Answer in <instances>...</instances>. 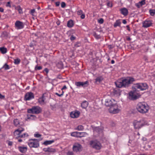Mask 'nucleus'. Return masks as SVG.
Masks as SVG:
<instances>
[{"mask_svg":"<svg viewBox=\"0 0 155 155\" xmlns=\"http://www.w3.org/2000/svg\"><path fill=\"white\" fill-rule=\"evenodd\" d=\"M134 81L135 79L134 78L128 77L118 79L115 82V84L118 88L127 87Z\"/></svg>","mask_w":155,"mask_h":155,"instance_id":"f257e3e1","label":"nucleus"},{"mask_svg":"<svg viewBox=\"0 0 155 155\" xmlns=\"http://www.w3.org/2000/svg\"><path fill=\"white\" fill-rule=\"evenodd\" d=\"M138 111L142 114L147 112L149 107L148 105L144 102H140L138 104L137 106Z\"/></svg>","mask_w":155,"mask_h":155,"instance_id":"f03ea898","label":"nucleus"},{"mask_svg":"<svg viewBox=\"0 0 155 155\" xmlns=\"http://www.w3.org/2000/svg\"><path fill=\"white\" fill-rule=\"evenodd\" d=\"M148 88V86L146 83H138L135 84L133 88L135 91H144Z\"/></svg>","mask_w":155,"mask_h":155,"instance_id":"7ed1b4c3","label":"nucleus"},{"mask_svg":"<svg viewBox=\"0 0 155 155\" xmlns=\"http://www.w3.org/2000/svg\"><path fill=\"white\" fill-rule=\"evenodd\" d=\"M42 111L41 108L38 106H33L31 108L28 110V112L29 113L38 114Z\"/></svg>","mask_w":155,"mask_h":155,"instance_id":"20e7f679","label":"nucleus"},{"mask_svg":"<svg viewBox=\"0 0 155 155\" xmlns=\"http://www.w3.org/2000/svg\"><path fill=\"white\" fill-rule=\"evenodd\" d=\"M39 141L37 139H31L28 142V144L30 147L37 148L39 146Z\"/></svg>","mask_w":155,"mask_h":155,"instance_id":"39448f33","label":"nucleus"},{"mask_svg":"<svg viewBox=\"0 0 155 155\" xmlns=\"http://www.w3.org/2000/svg\"><path fill=\"white\" fill-rule=\"evenodd\" d=\"M91 147L96 150H100L101 147L100 143L96 140H92L90 142Z\"/></svg>","mask_w":155,"mask_h":155,"instance_id":"423d86ee","label":"nucleus"},{"mask_svg":"<svg viewBox=\"0 0 155 155\" xmlns=\"http://www.w3.org/2000/svg\"><path fill=\"white\" fill-rule=\"evenodd\" d=\"M133 125L135 129H139L144 125L143 120L142 119L139 121L135 120L133 122Z\"/></svg>","mask_w":155,"mask_h":155,"instance_id":"0eeeda50","label":"nucleus"},{"mask_svg":"<svg viewBox=\"0 0 155 155\" xmlns=\"http://www.w3.org/2000/svg\"><path fill=\"white\" fill-rule=\"evenodd\" d=\"M120 110L117 104V103H115V104H114L112 106H111L109 109V112L110 113L114 114L119 113Z\"/></svg>","mask_w":155,"mask_h":155,"instance_id":"6e6552de","label":"nucleus"},{"mask_svg":"<svg viewBox=\"0 0 155 155\" xmlns=\"http://www.w3.org/2000/svg\"><path fill=\"white\" fill-rule=\"evenodd\" d=\"M75 84L77 86L78 88H79L81 87L85 88L89 85V82L87 81L85 82H76Z\"/></svg>","mask_w":155,"mask_h":155,"instance_id":"1a4fd4ad","label":"nucleus"},{"mask_svg":"<svg viewBox=\"0 0 155 155\" xmlns=\"http://www.w3.org/2000/svg\"><path fill=\"white\" fill-rule=\"evenodd\" d=\"M25 26V23L20 21H17L15 23V27L16 29L18 30L23 29Z\"/></svg>","mask_w":155,"mask_h":155,"instance_id":"9d476101","label":"nucleus"},{"mask_svg":"<svg viewBox=\"0 0 155 155\" xmlns=\"http://www.w3.org/2000/svg\"><path fill=\"white\" fill-rule=\"evenodd\" d=\"M133 91H130L129 93V98L130 99L134 100L139 98L140 96V95L137 94L136 91H135L133 88Z\"/></svg>","mask_w":155,"mask_h":155,"instance_id":"9b49d317","label":"nucleus"},{"mask_svg":"<svg viewBox=\"0 0 155 155\" xmlns=\"http://www.w3.org/2000/svg\"><path fill=\"white\" fill-rule=\"evenodd\" d=\"M116 103L117 101L114 100L110 98L105 100V104L106 106H108L110 107L111 106H112L114 104H115V103Z\"/></svg>","mask_w":155,"mask_h":155,"instance_id":"f8f14e48","label":"nucleus"},{"mask_svg":"<svg viewBox=\"0 0 155 155\" xmlns=\"http://www.w3.org/2000/svg\"><path fill=\"white\" fill-rule=\"evenodd\" d=\"M34 98L33 94L31 92H28L26 93L25 96V100L26 101L30 100Z\"/></svg>","mask_w":155,"mask_h":155,"instance_id":"ddd939ff","label":"nucleus"},{"mask_svg":"<svg viewBox=\"0 0 155 155\" xmlns=\"http://www.w3.org/2000/svg\"><path fill=\"white\" fill-rule=\"evenodd\" d=\"M82 148V146L80 144L78 143H75L73 147L74 151L76 152L81 151Z\"/></svg>","mask_w":155,"mask_h":155,"instance_id":"4468645a","label":"nucleus"},{"mask_svg":"<svg viewBox=\"0 0 155 155\" xmlns=\"http://www.w3.org/2000/svg\"><path fill=\"white\" fill-rule=\"evenodd\" d=\"M24 130L23 128H20L16 130L14 132V135L15 136H18L19 137V136L21 135V133Z\"/></svg>","mask_w":155,"mask_h":155,"instance_id":"2eb2a0df","label":"nucleus"},{"mask_svg":"<svg viewBox=\"0 0 155 155\" xmlns=\"http://www.w3.org/2000/svg\"><path fill=\"white\" fill-rule=\"evenodd\" d=\"M152 24V21L150 20H146L143 22V27L144 28H148L151 26Z\"/></svg>","mask_w":155,"mask_h":155,"instance_id":"dca6fc26","label":"nucleus"},{"mask_svg":"<svg viewBox=\"0 0 155 155\" xmlns=\"http://www.w3.org/2000/svg\"><path fill=\"white\" fill-rule=\"evenodd\" d=\"M120 11L121 13L124 16L127 15L128 14V10L126 8H121L120 10Z\"/></svg>","mask_w":155,"mask_h":155,"instance_id":"f3484780","label":"nucleus"},{"mask_svg":"<svg viewBox=\"0 0 155 155\" xmlns=\"http://www.w3.org/2000/svg\"><path fill=\"white\" fill-rule=\"evenodd\" d=\"M80 112L78 111H75L71 112L70 114L71 117L73 118L78 117L79 115Z\"/></svg>","mask_w":155,"mask_h":155,"instance_id":"a211bd4d","label":"nucleus"},{"mask_svg":"<svg viewBox=\"0 0 155 155\" xmlns=\"http://www.w3.org/2000/svg\"><path fill=\"white\" fill-rule=\"evenodd\" d=\"M36 119V117L35 115L28 114L27 115V117L26 119L27 120H35Z\"/></svg>","mask_w":155,"mask_h":155,"instance_id":"6ab92c4d","label":"nucleus"},{"mask_svg":"<svg viewBox=\"0 0 155 155\" xmlns=\"http://www.w3.org/2000/svg\"><path fill=\"white\" fill-rule=\"evenodd\" d=\"M84 133L82 132H75L72 133L71 134V135L73 137H81L82 136L81 135L82 134Z\"/></svg>","mask_w":155,"mask_h":155,"instance_id":"aec40b11","label":"nucleus"},{"mask_svg":"<svg viewBox=\"0 0 155 155\" xmlns=\"http://www.w3.org/2000/svg\"><path fill=\"white\" fill-rule=\"evenodd\" d=\"M19 150L22 153H25L27 150V148L26 147H18Z\"/></svg>","mask_w":155,"mask_h":155,"instance_id":"412c9836","label":"nucleus"},{"mask_svg":"<svg viewBox=\"0 0 155 155\" xmlns=\"http://www.w3.org/2000/svg\"><path fill=\"white\" fill-rule=\"evenodd\" d=\"M45 100L44 95H43L42 97L39 98L38 100V102L41 104H45Z\"/></svg>","mask_w":155,"mask_h":155,"instance_id":"4be33fe9","label":"nucleus"},{"mask_svg":"<svg viewBox=\"0 0 155 155\" xmlns=\"http://www.w3.org/2000/svg\"><path fill=\"white\" fill-rule=\"evenodd\" d=\"M103 128L99 127H96L94 128V130L99 133H102L103 132Z\"/></svg>","mask_w":155,"mask_h":155,"instance_id":"5701e85b","label":"nucleus"},{"mask_svg":"<svg viewBox=\"0 0 155 155\" xmlns=\"http://www.w3.org/2000/svg\"><path fill=\"white\" fill-rule=\"evenodd\" d=\"M88 104V102L87 101H84L81 103V106L83 108L85 109L87 107Z\"/></svg>","mask_w":155,"mask_h":155,"instance_id":"b1692460","label":"nucleus"},{"mask_svg":"<svg viewBox=\"0 0 155 155\" xmlns=\"http://www.w3.org/2000/svg\"><path fill=\"white\" fill-rule=\"evenodd\" d=\"M112 92L114 95L117 96H119L120 95V90L118 88H116L113 90Z\"/></svg>","mask_w":155,"mask_h":155,"instance_id":"393cba45","label":"nucleus"},{"mask_svg":"<svg viewBox=\"0 0 155 155\" xmlns=\"http://www.w3.org/2000/svg\"><path fill=\"white\" fill-rule=\"evenodd\" d=\"M44 150L45 152L51 153L54 152L56 151L55 149L50 147H48L47 148L45 149Z\"/></svg>","mask_w":155,"mask_h":155,"instance_id":"a878e982","label":"nucleus"},{"mask_svg":"<svg viewBox=\"0 0 155 155\" xmlns=\"http://www.w3.org/2000/svg\"><path fill=\"white\" fill-rule=\"evenodd\" d=\"M74 23L73 21L72 20H70L67 22V26L69 28H72L73 26Z\"/></svg>","mask_w":155,"mask_h":155,"instance_id":"bb28decb","label":"nucleus"},{"mask_svg":"<svg viewBox=\"0 0 155 155\" xmlns=\"http://www.w3.org/2000/svg\"><path fill=\"white\" fill-rule=\"evenodd\" d=\"M103 80L102 77H99L95 79V83L97 84L100 83Z\"/></svg>","mask_w":155,"mask_h":155,"instance_id":"cd10ccee","label":"nucleus"},{"mask_svg":"<svg viewBox=\"0 0 155 155\" xmlns=\"http://www.w3.org/2000/svg\"><path fill=\"white\" fill-rule=\"evenodd\" d=\"M13 123L14 125L16 127H19L20 122L19 120L17 119H15L13 121Z\"/></svg>","mask_w":155,"mask_h":155,"instance_id":"c85d7f7f","label":"nucleus"},{"mask_svg":"<svg viewBox=\"0 0 155 155\" xmlns=\"http://www.w3.org/2000/svg\"><path fill=\"white\" fill-rule=\"evenodd\" d=\"M15 9L18 10L19 14H22L23 13V11L22 8H21L20 6H18L15 7Z\"/></svg>","mask_w":155,"mask_h":155,"instance_id":"c756f323","label":"nucleus"},{"mask_svg":"<svg viewBox=\"0 0 155 155\" xmlns=\"http://www.w3.org/2000/svg\"><path fill=\"white\" fill-rule=\"evenodd\" d=\"M0 51L3 54H5L7 52V49L4 47L0 48Z\"/></svg>","mask_w":155,"mask_h":155,"instance_id":"7c9ffc66","label":"nucleus"},{"mask_svg":"<svg viewBox=\"0 0 155 155\" xmlns=\"http://www.w3.org/2000/svg\"><path fill=\"white\" fill-rule=\"evenodd\" d=\"M54 142V140H47L45 141L43 143V144L45 145H48L51 144Z\"/></svg>","mask_w":155,"mask_h":155,"instance_id":"2f4dec72","label":"nucleus"},{"mask_svg":"<svg viewBox=\"0 0 155 155\" xmlns=\"http://www.w3.org/2000/svg\"><path fill=\"white\" fill-rule=\"evenodd\" d=\"M121 22L119 20H117L114 24V26L115 27H116L117 26H120V24Z\"/></svg>","mask_w":155,"mask_h":155,"instance_id":"473e14b6","label":"nucleus"},{"mask_svg":"<svg viewBox=\"0 0 155 155\" xmlns=\"http://www.w3.org/2000/svg\"><path fill=\"white\" fill-rule=\"evenodd\" d=\"M21 62V60L18 58H17V59H14V63L15 64H19Z\"/></svg>","mask_w":155,"mask_h":155,"instance_id":"72a5a7b5","label":"nucleus"},{"mask_svg":"<svg viewBox=\"0 0 155 155\" xmlns=\"http://www.w3.org/2000/svg\"><path fill=\"white\" fill-rule=\"evenodd\" d=\"M4 68L5 70H7L10 68L9 66L5 63L1 68V69Z\"/></svg>","mask_w":155,"mask_h":155,"instance_id":"f704fd0d","label":"nucleus"},{"mask_svg":"<svg viewBox=\"0 0 155 155\" xmlns=\"http://www.w3.org/2000/svg\"><path fill=\"white\" fill-rule=\"evenodd\" d=\"M149 13L151 15L153 16L155 14V10L150 9L149 11Z\"/></svg>","mask_w":155,"mask_h":155,"instance_id":"c9c22d12","label":"nucleus"},{"mask_svg":"<svg viewBox=\"0 0 155 155\" xmlns=\"http://www.w3.org/2000/svg\"><path fill=\"white\" fill-rule=\"evenodd\" d=\"M76 129L79 130H82L84 129V127L82 125H79L77 127Z\"/></svg>","mask_w":155,"mask_h":155,"instance_id":"e433bc0d","label":"nucleus"},{"mask_svg":"<svg viewBox=\"0 0 155 155\" xmlns=\"http://www.w3.org/2000/svg\"><path fill=\"white\" fill-rule=\"evenodd\" d=\"M28 136V135L27 133H24L22 135H20L19 136V137L21 138H25L26 137H27Z\"/></svg>","mask_w":155,"mask_h":155,"instance_id":"4c0bfd02","label":"nucleus"},{"mask_svg":"<svg viewBox=\"0 0 155 155\" xmlns=\"http://www.w3.org/2000/svg\"><path fill=\"white\" fill-rule=\"evenodd\" d=\"M94 36L97 39H99L100 38V35H97L96 33L94 34Z\"/></svg>","mask_w":155,"mask_h":155,"instance_id":"58836bf2","label":"nucleus"},{"mask_svg":"<svg viewBox=\"0 0 155 155\" xmlns=\"http://www.w3.org/2000/svg\"><path fill=\"white\" fill-rule=\"evenodd\" d=\"M42 69V67L41 66H38L37 65L35 67V70H40Z\"/></svg>","mask_w":155,"mask_h":155,"instance_id":"ea45409f","label":"nucleus"},{"mask_svg":"<svg viewBox=\"0 0 155 155\" xmlns=\"http://www.w3.org/2000/svg\"><path fill=\"white\" fill-rule=\"evenodd\" d=\"M77 13L78 15H81L83 13V12L82 10H79L77 11Z\"/></svg>","mask_w":155,"mask_h":155,"instance_id":"a19ab883","label":"nucleus"},{"mask_svg":"<svg viewBox=\"0 0 155 155\" xmlns=\"http://www.w3.org/2000/svg\"><path fill=\"white\" fill-rule=\"evenodd\" d=\"M51 108L53 110H55L56 108V106L55 105H50Z\"/></svg>","mask_w":155,"mask_h":155,"instance_id":"79ce46f5","label":"nucleus"},{"mask_svg":"<svg viewBox=\"0 0 155 155\" xmlns=\"http://www.w3.org/2000/svg\"><path fill=\"white\" fill-rule=\"evenodd\" d=\"M49 71V69L48 68H46L44 69V70L43 71V72L44 73V72H45L46 73V75H47L48 74V73Z\"/></svg>","mask_w":155,"mask_h":155,"instance_id":"37998d69","label":"nucleus"},{"mask_svg":"<svg viewBox=\"0 0 155 155\" xmlns=\"http://www.w3.org/2000/svg\"><path fill=\"white\" fill-rule=\"evenodd\" d=\"M98 21L99 23L102 24L104 22V19L102 18H101L98 19Z\"/></svg>","mask_w":155,"mask_h":155,"instance_id":"c03bdc74","label":"nucleus"},{"mask_svg":"<svg viewBox=\"0 0 155 155\" xmlns=\"http://www.w3.org/2000/svg\"><path fill=\"white\" fill-rule=\"evenodd\" d=\"M140 4V5L142 6L143 5H144L145 3V0H143L142 1L139 2Z\"/></svg>","mask_w":155,"mask_h":155,"instance_id":"a18cd8bd","label":"nucleus"},{"mask_svg":"<svg viewBox=\"0 0 155 155\" xmlns=\"http://www.w3.org/2000/svg\"><path fill=\"white\" fill-rule=\"evenodd\" d=\"M35 12V9H31L30 12V14L32 15H34L33 14Z\"/></svg>","mask_w":155,"mask_h":155,"instance_id":"49530a36","label":"nucleus"},{"mask_svg":"<svg viewBox=\"0 0 155 155\" xmlns=\"http://www.w3.org/2000/svg\"><path fill=\"white\" fill-rule=\"evenodd\" d=\"M61 5L62 8H64L65 7L66 4L65 2H62L61 3Z\"/></svg>","mask_w":155,"mask_h":155,"instance_id":"de8ad7c7","label":"nucleus"},{"mask_svg":"<svg viewBox=\"0 0 155 155\" xmlns=\"http://www.w3.org/2000/svg\"><path fill=\"white\" fill-rule=\"evenodd\" d=\"M34 136L36 137H39L41 136V135L38 134H34Z\"/></svg>","mask_w":155,"mask_h":155,"instance_id":"09e8293b","label":"nucleus"},{"mask_svg":"<svg viewBox=\"0 0 155 155\" xmlns=\"http://www.w3.org/2000/svg\"><path fill=\"white\" fill-rule=\"evenodd\" d=\"M6 6L7 7H9L10 8H11V5H10V2H7L6 5Z\"/></svg>","mask_w":155,"mask_h":155,"instance_id":"8fccbe9b","label":"nucleus"},{"mask_svg":"<svg viewBox=\"0 0 155 155\" xmlns=\"http://www.w3.org/2000/svg\"><path fill=\"white\" fill-rule=\"evenodd\" d=\"M107 5L109 7H112V4L111 2H108L107 3Z\"/></svg>","mask_w":155,"mask_h":155,"instance_id":"3c124183","label":"nucleus"},{"mask_svg":"<svg viewBox=\"0 0 155 155\" xmlns=\"http://www.w3.org/2000/svg\"><path fill=\"white\" fill-rule=\"evenodd\" d=\"M75 37L73 35H71L70 37V39L71 41L74 40L75 39Z\"/></svg>","mask_w":155,"mask_h":155,"instance_id":"603ef678","label":"nucleus"},{"mask_svg":"<svg viewBox=\"0 0 155 155\" xmlns=\"http://www.w3.org/2000/svg\"><path fill=\"white\" fill-rule=\"evenodd\" d=\"M135 5L138 8H140L141 6V5H140L139 3H136L135 4Z\"/></svg>","mask_w":155,"mask_h":155,"instance_id":"864d4df0","label":"nucleus"},{"mask_svg":"<svg viewBox=\"0 0 155 155\" xmlns=\"http://www.w3.org/2000/svg\"><path fill=\"white\" fill-rule=\"evenodd\" d=\"M85 17V15L84 14H81V19H84Z\"/></svg>","mask_w":155,"mask_h":155,"instance_id":"5fc2aeb1","label":"nucleus"},{"mask_svg":"<svg viewBox=\"0 0 155 155\" xmlns=\"http://www.w3.org/2000/svg\"><path fill=\"white\" fill-rule=\"evenodd\" d=\"M13 144V142L11 141H9L8 142V144L9 146H11Z\"/></svg>","mask_w":155,"mask_h":155,"instance_id":"6e6d98bb","label":"nucleus"},{"mask_svg":"<svg viewBox=\"0 0 155 155\" xmlns=\"http://www.w3.org/2000/svg\"><path fill=\"white\" fill-rule=\"evenodd\" d=\"M55 94L56 95H57V96H58V97H61L62 96V94H59L58 93H55Z\"/></svg>","mask_w":155,"mask_h":155,"instance_id":"4d7b16f0","label":"nucleus"},{"mask_svg":"<svg viewBox=\"0 0 155 155\" xmlns=\"http://www.w3.org/2000/svg\"><path fill=\"white\" fill-rule=\"evenodd\" d=\"M67 155H73V153L72 152H68L67 153Z\"/></svg>","mask_w":155,"mask_h":155,"instance_id":"13d9d810","label":"nucleus"},{"mask_svg":"<svg viewBox=\"0 0 155 155\" xmlns=\"http://www.w3.org/2000/svg\"><path fill=\"white\" fill-rule=\"evenodd\" d=\"M5 98V96L0 93V99H3Z\"/></svg>","mask_w":155,"mask_h":155,"instance_id":"bf43d9fd","label":"nucleus"},{"mask_svg":"<svg viewBox=\"0 0 155 155\" xmlns=\"http://www.w3.org/2000/svg\"><path fill=\"white\" fill-rule=\"evenodd\" d=\"M60 3L59 2H55V5L56 6H58L59 5Z\"/></svg>","mask_w":155,"mask_h":155,"instance_id":"052dcab7","label":"nucleus"},{"mask_svg":"<svg viewBox=\"0 0 155 155\" xmlns=\"http://www.w3.org/2000/svg\"><path fill=\"white\" fill-rule=\"evenodd\" d=\"M67 88V87L66 85H64L63 86V87L61 88V91H63V90L66 89Z\"/></svg>","mask_w":155,"mask_h":155,"instance_id":"680f3d73","label":"nucleus"},{"mask_svg":"<svg viewBox=\"0 0 155 155\" xmlns=\"http://www.w3.org/2000/svg\"><path fill=\"white\" fill-rule=\"evenodd\" d=\"M126 27L127 28V29L129 31H130V27L129 25H127L126 26Z\"/></svg>","mask_w":155,"mask_h":155,"instance_id":"e2e57ef3","label":"nucleus"},{"mask_svg":"<svg viewBox=\"0 0 155 155\" xmlns=\"http://www.w3.org/2000/svg\"><path fill=\"white\" fill-rule=\"evenodd\" d=\"M4 9L1 7H0V12H4Z\"/></svg>","mask_w":155,"mask_h":155,"instance_id":"0e129e2a","label":"nucleus"},{"mask_svg":"<svg viewBox=\"0 0 155 155\" xmlns=\"http://www.w3.org/2000/svg\"><path fill=\"white\" fill-rule=\"evenodd\" d=\"M122 22L124 24H126V23H127V21H126V20L125 19L124 20H123V21H122Z\"/></svg>","mask_w":155,"mask_h":155,"instance_id":"69168bd1","label":"nucleus"},{"mask_svg":"<svg viewBox=\"0 0 155 155\" xmlns=\"http://www.w3.org/2000/svg\"><path fill=\"white\" fill-rule=\"evenodd\" d=\"M152 78H155V74H153L152 75Z\"/></svg>","mask_w":155,"mask_h":155,"instance_id":"338daca9","label":"nucleus"},{"mask_svg":"<svg viewBox=\"0 0 155 155\" xmlns=\"http://www.w3.org/2000/svg\"><path fill=\"white\" fill-rule=\"evenodd\" d=\"M115 62L114 61V60H112L111 61V63L112 64H114Z\"/></svg>","mask_w":155,"mask_h":155,"instance_id":"774afa93","label":"nucleus"}]
</instances>
